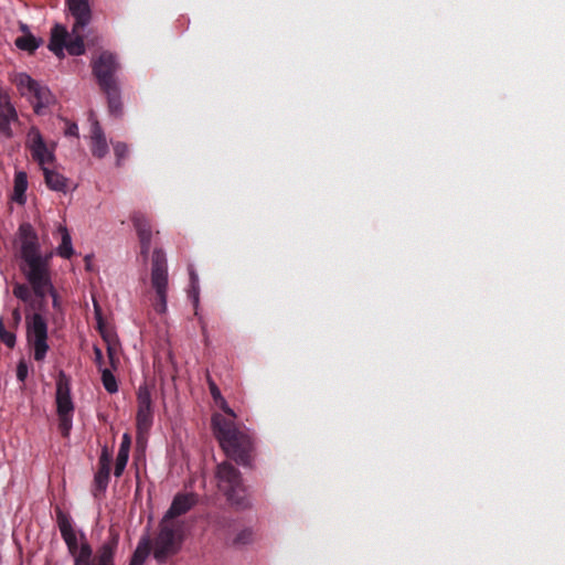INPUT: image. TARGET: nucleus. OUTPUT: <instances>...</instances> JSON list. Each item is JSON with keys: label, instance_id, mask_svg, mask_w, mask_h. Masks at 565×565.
Here are the masks:
<instances>
[{"label": "nucleus", "instance_id": "f257e3e1", "mask_svg": "<svg viewBox=\"0 0 565 565\" xmlns=\"http://www.w3.org/2000/svg\"><path fill=\"white\" fill-rule=\"evenodd\" d=\"M213 431L225 454L241 466H249V452L253 448L252 437L238 429L232 419L221 414L212 417Z\"/></svg>", "mask_w": 565, "mask_h": 565}, {"label": "nucleus", "instance_id": "f03ea898", "mask_svg": "<svg viewBox=\"0 0 565 565\" xmlns=\"http://www.w3.org/2000/svg\"><path fill=\"white\" fill-rule=\"evenodd\" d=\"M21 237V258L24 262L23 274L29 284L39 292L49 282V269L46 260L40 255L38 236L28 223L19 228Z\"/></svg>", "mask_w": 565, "mask_h": 565}, {"label": "nucleus", "instance_id": "7ed1b4c3", "mask_svg": "<svg viewBox=\"0 0 565 565\" xmlns=\"http://www.w3.org/2000/svg\"><path fill=\"white\" fill-rule=\"evenodd\" d=\"M182 541L181 526L173 521L161 519L158 534L151 545L153 558L158 563L167 562L181 550Z\"/></svg>", "mask_w": 565, "mask_h": 565}, {"label": "nucleus", "instance_id": "20e7f679", "mask_svg": "<svg viewBox=\"0 0 565 565\" xmlns=\"http://www.w3.org/2000/svg\"><path fill=\"white\" fill-rule=\"evenodd\" d=\"M215 476L218 489L226 495L232 504L238 508L247 505L246 491L242 482L241 473L232 463H220Z\"/></svg>", "mask_w": 565, "mask_h": 565}, {"label": "nucleus", "instance_id": "39448f33", "mask_svg": "<svg viewBox=\"0 0 565 565\" xmlns=\"http://www.w3.org/2000/svg\"><path fill=\"white\" fill-rule=\"evenodd\" d=\"M57 524L61 536L66 544L68 554L74 559L73 565H77L82 559L87 556H92L93 548L88 543L85 533H77L68 515L60 512L57 514Z\"/></svg>", "mask_w": 565, "mask_h": 565}, {"label": "nucleus", "instance_id": "423d86ee", "mask_svg": "<svg viewBox=\"0 0 565 565\" xmlns=\"http://www.w3.org/2000/svg\"><path fill=\"white\" fill-rule=\"evenodd\" d=\"M14 83L20 94L33 105L34 113L38 115H43L44 110L55 102L49 87L33 79L26 73H19Z\"/></svg>", "mask_w": 565, "mask_h": 565}, {"label": "nucleus", "instance_id": "0eeeda50", "mask_svg": "<svg viewBox=\"0 0 565 565\" xmlns=\"http://www.w3.org/2000/svg\"><path fill=\"white\" fill-rule=\"evenodd\" d=\"M56 412L58 428L64 437H67L73 427L74 403L71 396V384L64 372H60L56 381Z\"/></svg>", "mask_w": 565, "mask_h": 565}, {"label": "nucleus", "instance_id": "6e6552de", "mask_svg": "<svg viewBox=\"0 0 565 565\" xmlns=\"http://www.w3.org/2000/svg\"><path fill=\"white\" fill-rule=\"evenodd\" d=\"M151 285L158 297L154 309L159 313H164L168 309V266L166 254L160 248L152 253Z\"/></svg>", "mask_w": 565, "mask_h": 565}, {"label": "nucleus", "instance_id": "1a4fd4ad", "mask_svg": "<svg viewBox=\"0 0 565 565\" xmlns=\"http://www.w3.org/2000/svg\"><path fill=\"white\" fill-rule=\"evenodd\" d=\"M26 339L34 350V360L43 361L49 351L47 323L41 313L26 317Z\"/></svg>", "mask_w": 565, "mask_h": 565}, {"label": "nucleus", "instance_id": "9d476101", "mask_svg": "<svg viewBox=\"0 0 565 565\" xmlns=\"http://www.w3.org/2000/svg\"><path fill=\"white\" fill-rule=\"evenodd\" d=\"M26 147L40 169L56 166L55 146H49L36 127H31L26 136Z\"/></svg>", "mask_w": 565, "mask_h": 565}, {"label": "nucleus", "instance_id": "9b49d317", "mask_svg": "<svg viewBox=\"0 0 565 565\" xmlns=\"http://www.w3.org/2000/svg\"><path fill=\"white\" fill-rule=\"evenodd\" d=\"M119 67L115 54L105 51L92 63L93 73L102 88L117 84L114 74Z\"/></svg>", "mask_w": 565, "mask_h": 565}, {"label": "nucleus", "instance_id": "f8f14e48", "mask_svg": "<svg viewBox=\"0 0 565 565\" xmlns=\"http://www.w3.org/2000/svg\"><path fill=\"white\" fill-rule=\"evenodd\" d=\"M131 221L140 242V254L145 259H147L149 256L152 239V231L150 223L141 212H135L132 214Z\"/></svg>", "mask_w": 565, "mask_h": 565}, {"label": "nucleus", "instance_id": "ddd939ff", "mask_svg": "<svg viewBox=\"0 0 565 565\" xmlns=\"http://www.w3.org/2000/svg\"><path fill=\"white\" fill-rule=\"evenodd\" d=\"M66 4L71 15L75 19L72 33H76L79 29H85L92 19L89 0H66Z\"/></svg>", "mask_w": 565, "mask_h": 565}, {"label": "nucleus", "instance_id": "4468645a", "mask_svg": "<svg viewBox=\"0 0 565 565\" xmlns=\"http://www.w3.org/2000/svg\"><path fill=\"white\" fill-rule=\"evenodd\" d=\"M198 502L196 494L194 493H178L174 495L170 508L164 513L163 518L167 521H172L174 518L185 514Z\"/></svg>", "mask_w": 565, "mask_h": 565}, {"label": "nucleus", "instance_id": "2eb2a0df", "mask_svg": "<svg viewBox=\"0 0 565 565\" xmlns=\"http://www.w3.org/2000/svg\"><path fill=\"white\" fill-rule=\"evenodd\" d=\"M46 186L55 192L66 193L70 180L55 169V166L42 170Z\"/></svg>", "mask_w": 565, "mask_h": 565}, {"label": "nucleus", "instance_id": "dca6fc26", "mask_svg": "<svg viewBox=\"0 0 565 565\" xmlns=\"http://www.w3.org/2000/svg\"><path fill=\"white\" fill-rule=\"evenodd\" d=\"M29 186L28 174L24 171H17L13 179V190L11 193V201L20 206L26 203V191Z\"/></svg>", "mask_w": 565, "mask_h": 565}, {"label": "nucleus", "instance_id": "f3484780", "mask_svg": "<svg viewBox=\"0 0 565 565\" xmlns=\"http://www.w3.org/2000/svg\"><path fill=\"white\" fill-rule=\"evenodd\" d=\"M67 38L68 33L65 26L61 24L54 25V28L51 31L49 49L60 58L64 56V50L67 43Z\"/></svg>", "mask_w": 565, "mask_h": 565}, {"label": "nucleus", "instance_id": "a211bd4d", "mask_svg": "<svg viewBox=\"0 0 565 565\" xmlns=\"http://www.w3.org/2000/svg\"><path fill=\"white\" fill-rule=\"evenodd\" d=\"M108 152V145L104 131L98 121L92 125V153L97 158H103Z\"/></svg>", "mask_w": 565, "mask_h": 565}, {"label": "nucleus", "instance_id": "6ab92c4d", "mask_svg": "<svg viewBox=\"0 0 565 565\" xmlns=\"http://www.w3.org/2000/svg\"><path fill=\"white\" fill-rule=\"evenodd\" d=\"M57 231L61 234V244L56 248V254L64 259H70L74 254L71 234L63 225H60Z\"/></svg>", "mask_w": 565, "mask_h": 565}, {"label": "nucleus", "instance_id": "aec40b11", "mask_svg": "<svg viewBox=\"0 0 565 565\" xmlns=\"http://www.w3.org/2000/svg\"><path fill=\"white\" fill-rule=\"evenodd\" d=\"M108 99L109 110L113 115L121 114L120 89L117 84L102 88Z\"/></svg>", "mask_w": 565, "mask_h": 565}, {"label": "nucleus", "instance_id": "412c9836", "mask_svg": "<svg viewBox=\"0 0 565 565\" xmlns=\"http://www.w3.org/2000/svg\"><path fill=\"white\" fill-rule=\"evenodd\" d=\"M150 553V539L143 536L132 554L129 565H143Z\"/></svg>", "mask_w": 565, "mask_h": 565}, {"label": "nucleus", "instance_id": "4be33fe9", "mask_svg": "<svg viewBox=\"0 0 565 565\" xmlns=\"http://www.w3.org/2000/svg\"><path fill=\"white\" fill-rule=\"evenodd\" d=\"M136 419L138 434L148 433L153 423L152 408L138 407Z\"/></svg>", "mask_w": 565, "mask_h": 565}, {"label": "nucleus", "instance_id": "5701e85b", "mask_svg": "<svg viewBox=\"0 0 565 565\" xmlns=\"http://www.w3.org/2000/svg\"><path fill=\"white\" fill-rule=\"evenodd\" d=\"M14 44L22 51L34 52L41 46L42 39L34 36L32 33H28L17 38Z\"/></svg>", "mask_w": 565, "mask_h": 565}, {"label": "nucleus", "instance_id": "b1692460", "mask_svg": "<svg viewBox=\"0 0 565 565\" xmlns=\"http://www.w3.org/2000/svg\"><path fill=\"white\" fill-rule=\"evenodd\" d=\"M109 473L110 470L107 469H98L94 477V489L93 494L94 497H98V494L104 493L108 487L109 482Z\"/></svg>", "mask_w": 565, "mask_h": 565}, {"label": "nucleus", "instance_id": "393cba45", "mask_svg": "<svg viewBox=\"0 0 565 565\" xmlns=\"http://www.w3.org/2000/svg\"><path fill=\"white\" fill-rule=\"evenodd\" d=\"M79 29L76 33H73L74 38L67 41L65 49L71 55H82L85 52V44L83 35L81 34Z\"/></svg>", "mask_w": 565, "mask_h": 565}, {"label": "nucleus", "instance_id": "a878e982", "mask_svg": "<svg viewBox=\"0 0 565 565\" xmlns=\"http://www.w3.org/2000/svg\"><path fill=\"white\" fill-rule=\"evenodd\" d=\"M137 401L138 407L152 408L151 392L147 384L138 387Z\"/></svg>", "mask_w": 565, "mask_h": 565}, {"label": "nucleus", "instance_id": "bb28decb", "mask_svg": "<svg viewBox=\"0 0 565 565\" xmlns=\"http://www.w3.org/2000/svg\"><path fill=\"white\" fill-rule=\"evenodd\" d=\"M18 120V113H13V116L4 115L0 117V135L6 138H11L13 136L11 124Z\"/></svg>", "mask_w": 565, "mask_h": 565}, {"label": "nucleus", "instance_id": "cd10ccee", "mask_svg": "<svg viewBox=\"0 0 565 565\" xmlns=\"http://www.w3.org/2000/svg\"><path fill=\"white\" fill-rule=\"evenodd\" d=\"M102 381H103V385H104L105 390L108 393L114 394V393L118 392L117 380H116L115 375L111 373V371H109L108 369H104L102 371Z\"/></svg>", "mask_w": 565, "mask_h": 565}, {"label": "nucleus", "instance_id": "c85d7f7f", "mask_svg": "<svg viewBox=\"0 0 565 565\" xmlns=\"http://www.w3.org/2000/svg\"><path fill=\"white\" fill-rule=\"evenodd\" d=\"M34 294L36 297H39L41 300H44V298L46 297L47 294H50L52 296V305L54 308H57L58 307V299H57V295L54 290V287L51 282V279L49 278V282H47V286H45L43 288V292L42 294H39L33 287H32Z\"/></svg>", "mask_w": 565, "mask_h": 565}, {"label": "nucleus", "instance_id": "c756f323", "mask_svg": "<svg viewBox=\"0 0 565 565\" xmlns=\"http://www.w3.org/2000/svg\"><path fill=\"white\" fill-rule=\"evenodd\" d=\"M0 340L8 347L13 348L15 345V334L7 331L3 324L2 318H0Z\"/></svg>", "mask_w": 565, "mask_h": 565}, {"label": "nucleus", "instance_id": "7c9ffc66", "mask_svg": "<svg viewBox=\"0 0 565 565\" xmlns=\"http://www.w3.org/2000/svg\"><path fill=\"white\" fill-rule=\"evenodd\" d=\"M128 458H129V454L124 452V451H118L117 458H116V463H115V470H114L115 477H120L122 475V472L127 466Z\"/></svg>", "mask_w": 565, "mask_h": 565}, {"label": "nucleus", "instance_id": "2f4dec72", "mask_svg": "<svg viewBox=\"0 0 565 565\" xmlns=\"http://www.w3.org/2000/svg\"><path fill=\"white\" fill-rule=\"evenodd\" d=\"M13 295L24 301V302H28L30 301L31 299V291H30V288L26 286V285H23V284H17L14 287H13Z\"/></svg>", "mask_w": 565, "mask_h": 565}, {"label": "nucleus", "instance_id": "473e14b6", "mask_svg": "<svg viewBox=\"0 0 565 565\" xmlns=\"http://www.w3.org/2000/svg\"><path fill=\"white\" fill-rule=\"evenodd\" d=\"M253 541V531L250 529H244L239 533H237L234 544L236 545H245Z\"/></svg>", "mask_w": 565, "mask_h": 565}, {"label": "nucleus", "instance_id": "72a5a7b5", "mask_svg": "<svg viewBox=\"0 0 565 565\" xmlns=\"http://www.w3.org/2000/svg\"><path fill=\"white\" fill-rule=\"evenodd\" d=\"M114 152L117 157L118 163H120V161L125 159L128 153V147L124 142H116L114 145Z\"/></svg>", "mask_w": 565, "mask_h": 565}, {"label": "nucleus", "instance_id": "f704fd0d", "mask_svg": "<svg viewBox=\"0 0 565 565\" xmlns=\"http://www.w3.org/2000/svg\"><path fill=\"white\" fill-rule=\"evenodd\" d=\"M99 468L110 470V454L108 452L107 447L102 449L99 457Z\"/></svg>", "mask_w": 565, "mask_h": 565}, {"label": "nucleus", "instance_id": "c9c22d12", "mask_svg": "<svg viewBox=\"0 0 565 565\" xmlns=\"http://www.w3.org/2000/svg\"><path fill=\"white\" fill-rule=\"evenodd\" d=\"M207 383H209V388H210L211 395L213 397V401L215 403H218V399H222V397H223L220 388L217 387L215 382L211 379V376H207Z\"/></svg>", "mask_w": 565, "mask_h": 565}, {"label": "nucleus", "instance_id": "e433bc0d", "mask_svg": "<svg viewBox=\"0 0 565 565\" xmlns=\"http://www.w3.org/2000/svg\"><path fill=\"white\" fill-rule=\"evenodd\" d=\"M199 294H200V287L199 286H190L189 298L192 300V302H193V305L195 307V315H198Z\"/></svg>", "mask_w": 565, "mask_h": 565}, {"label": "nucleus", "instance_id": "4c0bfd02", "mask_svg": "<svg viewBox=\"0 0 565 565\" xmlns=\"http://www.w3.org/2000/svg\"><path fill=\"white\" fill-rule=\"evenodd\" d=\"M29 369L28 365L24 362H20L17 366V379L20 382H24L28 377Z\"/></svg>", "mask_w": 565, "mask_h": 565}, {"label": "nucleus", "instance_id": "58836bf2", "mask_svg": "<svg viewBox=\"0 0 565 565\" xmlns=\"http://www.w3.org/2000/svg\"><path fill=\"white\" fill-rule=\"evenodd\" d=\"M130 445H131L130 436L127 433H125L122 435L120 447H119L118 451H124V452L129 454Z\"/></svg>", "mask_w": 565, "mask_h": 565}, {"label": "nucleus", "instance_id": "ea45409f", "mask_svg": "<svg viewBox=\"0 0 565 565\" xmlns=\"http://www.w3.org/2000/svg\"><path fill=\"white\" fill-rule=\"evenodd\" d=\"M216 404L224 411L225 414H227L232 418L236 417L235 412L228 406L224 397H222V399H218V403Z\"/></svg>", "mask_w": 565, "mask_h": 565}, {"label": "nucleus", "instance_id": "a19ab883", "mask_svg": "<svg viewBox=\"0 0 565 565\" xmlns=\"http://www.w3.org/2000/svg\"><path fill=\"white\" fill-rule=\"evenodd\" d=\"M189 274H190V286H199V276L192 268V266L189 267Z\"/></svg>", "mask_w": 565, "mask_h": 565}, {"label": "nucleus", "instance_id": "79ce46f5", "mask_svg": "<svg viewBox=\"0 0 565 565\" xmlns=\"http://www.w3.org/2000/svg\"><path fill=\"white\" fill-rule=\"evenodd\" d=\"M189 274H190V286H199V276L192 268V266L189 267Z\"/></svg>", "mask_w": 565, "mask_h": 565}, {"label": "nucleus", "instance_id": "37998d69", "mask_svg": "<svg viewBox=\"0 0 565 565\" xmlns=\"http://www.w3.org/2000/svg\"><path fill=\"white\" fill-rule=\"evenodd\" d=\"M65 134L67 136H74V137H77L78 136V127L76 124H72L68 126V128L66 129Z\"/></svg>", "mask_w": 565, "mask_h": 565}, {"label": "nucleus", "instance_id": "c03bdc74", "mask_svg": "<svg viewBox=\"0 0 565 565\" xmlns=\"http://www.w3.org/2000/svg\"><path fill=\"white\" fill-rule=\"evenodd\" d=\"M95 362L98 365L103 363V352L98 347H94Z\"/></svg>", "mask_w": 565, "mask_h": 565}, {"label": "nucleus", "instance_id": "a18cd8bd", "mask_svg": "<svg viewBox=\"0 0 565 565\" xmlns=\"http://www.w3.org/2000/svg\"><path fill=\"white\" fill-rule=\"evenodd\" d=\"M15 108L13 105L9 106V107H6L4 110H0V117L4 116V115H9V116H13V113H15Z\"/></svg>", "mask_w": 565, "mask_h": 565}, {"label": "nucleus", "instance_id": "49530a36", "mask_svg": "<svg viewBox=\"0 0 565 565\" xmlns=\"http://www.w3.org/2000/svg\"><path fill=\"white\" fill-rule=\"evenodd\" d=\"M94 308H95V316H96V320L98 322V324L102 323V312H100V308L98 306V303L94 300Z\"/></svg>", "mask_w": 565, "mask_h": 565}, {"label": "nucleus", "instance_id": "de8ad7c7", "mask_svg": "<svg viewBox=\"0 0 565 565\" xmlns=\"http://www.w3.org/2000/svg\"><path fill=\"white\" fill-rule=\"evenodd\" d=\"M11 105H12V104H11V102H10V98H9V96H7V97H4V98H2V99L0 100V110H4V109H6V107H9V106H11Z\"/></svg>", "mask_w": 565, "mask_h": 565}, {"label": "nucleus", "instance_id": "09e8293b", "mask_svg": "<svg viewBox=\"0 0 565 565\" xmlns=\"http://www.w3.org/2000/svg\"><path fill=\"white\" fill-rule=\"evenodd\" d=\"M20 30H21L24 34L31 33V32H30V29H29V26H28V24L22 23V22L20 23Z\"/></svg>", "mask_w": 565, "mask_h": 565}, {"label": "nucleus", "instance_id": "8fccbe9b", "mask_svg": "<svg viewBox=\"0 0 565 565\" xmlns=\"http://www.w3.org/2000/svg\"><path fill=\"white\" fill-rule=\"evenodd\" d=\"M13 318H14L15 323H19V322H20V320H21V315H20V311H19L18 309H15V310L13 311Z\"/></svg>", "mask_w": 565, "mask_h": 565}, {"label": "nucleus", "instance_id": "3c124183", "mask_svg": "<svg viewBox=\"0 0 565 565\" xmlns=\"http://www.w3.org/2000/svg\"><path fill=\"white\" fill-rule=\"evenodd\" d=\"M85 262H86V268H87V269H90V256H89V255H87V256L85 257Z\"/></svg>", "mask_w": 565, "mask_h": 565}, {"label": "nucleus", "instance_id": "603ef678", "mask_svg": "<svg viewBox=\"0 0 565 565\" xmlns=\"http://www.w3.org/2000/svg\"><path fill=\"white\" fill-rule=\"evenodd\" d=\"M7 96H8V94L6 92H3L2 88L0 87V100Z\"/></svg>", "mask_w": 565, "mask_h": 565}]
</instances>
